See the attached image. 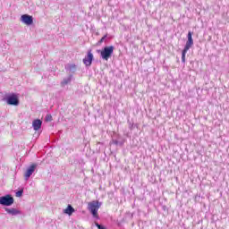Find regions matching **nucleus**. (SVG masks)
<instances>
[{"instance_id": "a211bd4d", "label": "nucleus", "mask_w": 229, "mask_h": 229, "mask_svg": "<svg viewBox=\"0 0 229 229\" xmlns=\"http://www.w3.org/2000/svg\"><path fill=\"white\" fill-rule=\"evenodd\" d=\"M70 69H76V64L70 65Z\"/></svg>"}, {"instance_id": "4468645a", "label": "nucleus", "mask_w": 229, "mask_h": 229, "mask_svg": "<svg viewBox=\"0 0 229 229\" xmlns=\"http://www.w3.org/2000/svg\"><path fill=\"white\" fill-rule=\"evenodd\" d=\"M25 180H30V166L26 167Z\"/></svg>"}, {"instance_id": "f3484780", "label": "nucleus", "mask_w": 229, "mask_h": 229, "mask_svg": "<svg viewBox=\"0 0 229 229\" xmlns=\"http://www.w3.org/2000/svg\"><path fill=\"white\" fill-rule=\"evenodd\" d=\"M30 24H33V16H30Z\"/></svg>"}, {"instance_id": "9d476101", "label": "nucleus", "mask_w": 229, "mask_h": 229, "mask_svg": "<svg viewBox=\"0 0 229 229\" xmlns=\"http://www.w3.org/2000/svg\"><path fill=\"white\" fill-rule=\"evenodd\" d=\"M21 22H23V24L30 26V15L29 14L21 15Z\"/></svg>"}, {"instance_id": "9b49d317", "label": "nucleus", "mask_w": 229, "mask_h": 229, "mask_svg": "<svg viewBox=\"0 0 229 229\" xmlns=\"http://www.w3.org/2000/svg\"><path fill=\"white\" fill-rule=\"evenodd\" d=\"M68 83H71V77L67 79H64L63 81L61 82L62 87H65V85H68Z\"/></svg>"}, {"instance_id": "39448f33", "label": "nucleus", "mask_w": 229, "mask_h": 229, "mask_svg": "<svg viewBox=\"0 0 229 229\" xmlns=\"http://www.w3.org/2000/svg\"><path fill=\"white\" fill-rule=\"evenodd\" d=\"M114 46L105 47L104 49L100 51V55L103 60H108L112 55H114Z\"/></svg>"}, {"instance_id": "6e6552de", "label": "nucleus", "mask_w": 229, "mask_h": 229, "mask_svg": "<svg viewBox=\"0 0 229 229\" xmlns=\"http://www.w3.org/2000/svg\"><path fill=\"white\" fill-rule=\"evenodd\" d=\"M4 210L7 214H10V216H19V214H21V211L17 208H5Z\"/></svg>"}, {"instance_id": "2eb2a0df", "label": "nucleus", "mask_w": 229, "mask_h": 229, "mask_svg": "<svg viewBox=\"0 0 229 229\" xmlns=\"http://www.w3.org/2000/svg\"><path fill=\"white\" fill-rule=\"evenodd\" d=\"M46 121L47 123H50V121H53V116L51 114H47Z\"/></svg>"}, {"instance_id": "dca6fc26", "label": "nucleus", "mask_w": 229, "mask_h": 229, "mask_svg": "<svg viewBox=\"0 0 229 229\" xmlns=\"http://www.w3.org/2000/svg\"><path fill=\"white\" fill-rule=\"evenodd\" d=\"M106 38V35H105L99 41L98 44H103L105 42V38Z\"/></svg>"}, {"instance_id": "ddd939ff", "label": "nucleus", "mask_w": 229, "mask_h": 229, "mask_svg": "<svg viewBox=\"0 0 229 229\" xmlns=\"http://www.w3.org/2000/svg\"><path fill=\"white\" fill-rule=\"evenodd\" d=\"M23 193H24V190L21 189L15 192V196L16 198H21Z\"/></svg>"}, {"instance_id": "f257e3e1", "label": "nucleus", "mask_w": 229, "mask_h": 229, "mask_svg": "<svg viewBox=\"0 0 229 229\" xmlns=\"http://www.w3.org/2000/svg\"><path fill=\"white\" fill-rule=\"evenodd\" d=\"M99 208H101L99 200H93L88 203V210L90 211L95 219H99V214H98V210H99Z\"/></svg>"}, {"instance_id": "423d86ee", "label": "nucleus", "mask_w": 229, "mask_h": 229, "mask_svg": "<svg viewBox=\"0 0 229 229\" xmlns=\"http://www.w3.org/2000/svg\"><path fill=\"white\" fill-rule=\"evenodd\" d=\"M92 60H94V55L92 54V50H89L87 56L82 60V62L86 67H90L92 65Z\"/></svg>"}, {"instance_id": "f8f14e48", "label": "nucleus", "mask_w": 229, "mask_h": 229, "mask_svg": "<svg viewBox=\"0 0 229 229\" xmlns=\"http://www.w3.org/2000/svg\"><path fill=\"white\" fill-rule=\"evenodd\" d=\"M35 169H37V164H32L30 167V175L31 176V174H33V173L35 172Z\"/></svg>"}, {"instance_id": "0eeeda50", "label": "nucleus", "mask_w": 229, "mask_h": 229, "mask_svg": "<svg viewBox=\"0 0 229 229\" xmlns=\"http://www.w3.org/2000/svg\"><path fill=\"white\" fill-rule=\"evenodd\" d=\"M32 128L35 131V135L37 137H38V135H40V132H38V130H40V128H42V122L40 119H35L32 122Z\"/></svg>"}, {"instance_id": "f03ea898", "label": "nucleus", "mask_w": 229, "mask_h": 229, "mask_svg": "<svg viewBox=\"0 0 229 229\" xmlns=\"http://www.w3.org/2000/svg\"><path fill=\"white\" fill-rule=\"evenodd\" d=\"M188 40L186 42V45L182 52V64H185V55H187V51L194 46V39H192V32L189 31L187 35Z\"/></svg>"}, {"instance_id": "7ed1b4c3", "label": "nucleus", "mask_w": 229, "mask_h": 229, "mask_svg": "<svg viewBox=\"0 0 229 229\" xmlns=\"http://www.w3.org/2000/svg\"><path fill=\"white\" fill-rule=\"evenodd\" d=\"M4 99L6 101L7 105H10L11 106H19V97L15 93L5 96Z\"/></svg>"}, {"instance_id": "1a4fd4ad", "label": "nucleus", "mask_w": 229, "mask_h": 229, "mask_svg": "<svg viewBox=\"0 0 229 229\" xmlns=\"http://www.w3.org/2000/svg\"><path fill=\"white\" fill-rule=\"evenodd\" d=\"M74 212H76V210L74 209V208H72V205H68L67 208L64 209V214H67V216H72Z\"/></svg>"}, {"instance_id": "20e7f679", "label": "nucleus", "mask_w": 229, "mask_h": 229, "mask_svg": "<svg viewBox=\"0 0 229 229\" xmlns=\"http://www.w3.org/2000/svg\"><path fill=\"white\" fill-rule=\"evenodd\" d=\"M15 202L13 199V196L12 194H6L0 197V205L2 207H12V205Z\"/></svg>"}]
</instances>
